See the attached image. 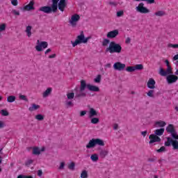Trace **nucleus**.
I'll return each instance as SVG.
<instances>
[{"label":"nucleus","instance_id":"nucleus-26","mask_svg":"<svg viewBox=\"0 0 178 178\" xmlns=\"http://www.w3.org/2000/svg\"><path fill=\"white\" fill-rule=\"evenodd\" d=\"M33 155H40V154H41V150H40V148L38 147H33Z\"/></svg>","mask_w":178,"mask_h":178},{"label":"nucleus","instance_id":"nucleus-3","mask_svg":"<svg viewBox=\"0 0 178 178\" xmlns=\"http://www.w3.org/2000/svg\"><path fill=\"white\" fill-rule=\"evenodd\" d=\"M96 145L104 147L105 145V142H104V140L100 138H92L86 145V148L88 149H91V148H95Z\"/></svg>","mask_w":178,"mask_h":178},{"label":"nucleus","instance_id":"nucleus-23","mask_svg":"<svg viewBox=\"0 0 178 178\" xmlns=\"http://www.w3.org/2000/svg\"><path fill=\"white\" fill-rule=\"evenodd\" d=\"M16 101V96L10 95L7 97V102L12 103Z\"/></svg>","mask_w":178,"mask_h":178},{"label":"nucleus","instance_id":"nucleus-47","mask_svg":"<svg viewBox=\"0 0 178 178\" xmlns=\"http://www.w3.org/2000/svg\"><path fill=\"white\" fill-rule=\"evenodd\" d=\"M11 3L13 6H17L19 2L17 1V0H12Z\"/></svg>","mask_w":178,"mask_h":178},{"label":"nucleus","instance_id":"nucleus-42","mask_svg":"<svg viewBox=\"0 0 178 178\" xmlns=\"http://www.w3.org/2000/svg\"><path fill=\"white\" fill-rule=\"evenodd\" d=\"M124 15V12L123 10H120L117 12V17H122Z\"/></svg>","mask_w":178,"mask_h":178},{"label":"nucleus","instance_id":"nucleus-7","mask_svg":"<svg viewBox=\"0 0 178 178\" xmlns=\"http://www.w3.org/2000/svg\"><path fill=\"white\" fill-rule=\"evenodd\" d=\"M165 130L167 133H170V134H171L174 140H178V134L177 132H176V129H175V126L173 124H169Z\"/></svg>","mask_w":178,"mask_h":178},{"label":"nucleus","instance_id":"nucleus-1","mask_svg":"<svg viewBox=\"0 0 178 178\" xmlns=\"http://www.w3.org/2000/svg\"><path fill=\"white\" fill-rule=\"evenodd\" d=\"M51 6H44L39 8L40 12L44 13H56L58 12V8L60 12H65L66 8V0H51Z\"/></svg>","mask_w":178,"mask_h":178},{"label":"nucleus","instance_id":"nucleus-29","mask_svg":"<svg viewBox=\"0 0 178 178\" xmlns=\"http://www.w3.org/2000/svg\"><path fill=\"white\" fill-rule=\"evenodd\" d=\"M90 122L92 123V124H98V123H99V118L92 117Z\"/></svg>","mask_w":178,"mask_h":178},{"label":"nucleus","instance_id":"nucleus-44","mask_svg":"<svg viewBox=\"0 0 178 178\" xmlns=\"http://www.w3.org/2000/svg\"><path fill=\"white\" fill-rule=\"evenodd\" d=\"M74 166H75L74 163L72 162L70 165H68V168L70 169L71 170H74Z\"/></svg>","mask_w":178,"mask_h":178},{"label":"nucleus","instance_id":"nucleus-40","mask_svg":"<svg viewBox=\"0 0 178 178\" xmlns=\"http://www.w3.org/2000/svg\"><path fill=\"white\" fill-rule=\"evenodd\" d=\"M34 162V160L29 159L25 162V166H30Z\"/></svg>","mask_w":178,"mask_h":178},{"label":"nucleus","instance_id":"nucleus-38","mask_svg":"<svg viewBox=\"0 0 178 178\" xmlns=\"http://www.w3.org/2000/svg\"><path fill=\"white\" fill-rule=\"evenodd\" d=\"M6 30V24H1L0 25V33Z\"/></svg>","mask_w":178,"mask_h":178},{"label":"nucleus","instance_id":"nucleus-18","mask_svg":"<svg viewBox=\"0 0 178 178\" xmlns=\"http://www.w3.org/2000/svg\"><path fill=\"white\" fill-rule=\"evenodd\" d=\"M98 113L97 112V111H95V109H94L93 108H90L89 111V118L90 119H91V118H94V116H97Z\"/></svg>","mask_w":178,"mask_h":178},{"label":"nucleus","instance_id":"nucleus-9","mask_svg":"<svg viewBox=\"0 0 178 178\" xmlns=\"http://www.w3.org/2000/svg\"><path fill=\"white\" fill-rule=\"evenodd\" d=\"M136 12L143 14L149 13V9L144 6V3H140L136 8Z\"/></svg>","mask_w":178,"mask_h":178},{"label":"nucleus","instance_id":"nucleus-25","mask_svg":"<svg viewBox=\"0 0 178 178\" xmlns=\"http://www.w3.org/2000/svg\"><path fill=\"white\" fill-rule=\"evenodd\" d=\"M90 159H91V161H92V162H97V161H98V159H99V158L98 157V154H94L91 155Z\"/></svg>","mask_w":178,"mask_h":178},{"label":"nucleus","instance_id":"nucleus-20","mask_svg":"<svg viewBox=\"0 0 178 178\" xmlns=\"http://www.w3.org/2000/svg\"><path fill=\"white\" fill-rule=\"evenodd\" d=\"M38 109H40V105L35 104H33L29 108L30 112H33V111H37Z\"/></svg>","mask_w":178,"mask_h":178},{"label":"nucleus","instance_id":"nucleus-28","mask_svg":"<svg viewBox=\"0 0 178 178\" xmlns=\"http://www.w3.org/2000/svg\"><path fill=\"white\" fill-rule=\"evenodd\" d=\"M156 124L159 126V127H165L166 126V122H165V121H158L156 122Z\"/></svg>","mask_w":178,"mask_h":178},{"label":"nucleus","instance_id":"nucleus-53","mask_svg":"<svg viewBox=\"0 0 178 178\" xmlns=\"http://www.w3.org/2000/svg\"><path fill=\"white\" fill-rule=\"evenodd\" d=\"M13 13H14V15H15L16 16H19L20 15V12L16 10H13Z\"/></svg>","mask_w":178,"mask_h":178},{"label":"nucleus","instance_id":"nucleus-17","mask_svg":"<svg viewBox=\"0 0 178 178\" xmlns=\"http://www.w3.org/2000/svg\"><path fill=\"white\" fill-rule=\"evenodd\" d=\"M24 10H34V1H31L29 4L24 6Z\"/></svg>","mask_w":178,"mask_h":178},{"label":"nucleus","instance_id":"nucleus-21","mask_svg":"<svg viewBox=\"0 0 178 178\" xmlns=\"http://www.w3.org/2000/svg\"><path fill=\"white\" fill-rule=\"evenodd\" d=\"M163 133H165V129H163V128H161L159 129H156L154 131V134H156L155 136H163Z\"/></svg>","mask_w":178,"mask_h":178},{"label":"nucleus","instance_id":"nucleus-48","mask_svg":"<svg viewBox=\"0 0 178 178\" xmlns=\"http://www.w3.org/2000/svg\"><path fill=\"white\" fill-rule=\"evenodd\" d=\"M108 4L111 6H118V2L116 1H109Z\"/></svg>","mask_w":178,"mask_h":178},{"label":"nucleus","instance_id":"nucleus-10","mask_svg":"<svg viewBox=\"0 0 178 178\" xmlns=\"http://www.w3.org/2000/svg\"><path fill=\"white\" fill-rule=\"evenodd\" d=\"M159 74H161V76H163V77H168V76L173 74L172 67H167L166 70H163V68H161L159 71Z\"/></svg>","mask_w":178,"mask_h":178},{"label":"nucleus","instance_id":"nucleus-32","mask_svg":"<svg viewBox=\"0 0 178 178\" xmlns=\"http://www.w3.org/2000/svg\"><path fill=\"white\" fill-rule=\"evenodd\" d=\"M155 16H165V13L163 10H159L154 13Z\"/></svg>","mask_w":178,"mask_h":178},{"label":"nucleus","instance_id":"nucleus-16","mask_svg":"<svg viewBox=\"0 0 178 178\" xmlns=\"http://www.w3.org/2000/svg\"><path fill=\"white\" fill-rule=\"evenodd\" d=\"M156 84V82L155 81V79L153 78L149 79L147 86V88H149L150 90H154L155 88V85Z\"/></svg>","mask_w":178,"mask_h":178},{"label":"nucleus","instance_id":"nucleus-37","mask_svg":"<svg viewBox=\"0 0 178 178\" xmlns=\"http://www.w3.org/2000/svg\"><path fill=\"white\" fill-rule=\"evenodd\" d=\"M147 97H149L150 98H154V90H149L147 93Z\"/></svg>","mask_w":178,"mask_h":178},{"label":"nucleus","instance_id":"nucleus-52","mask_svg":"<svg viewBox=\"0 0 178 178\" xmlns=\"http://www.w3.org/2000/svg\"><path fill=\"white\" fill-rule=\"evenodd\" d=\"M143 2H147V3H155V0H144Z\"/></svg>","mask_w":178,"mask_h":178},{"label":"nucleus","instance_id":"nucleus-58","mask_svg":"<svg viewBox=\"0 0 178 178\" xmlns=\"http://www.w3.org/2000/svg\"><path fill=\"white\" fill-rule=\"evenodd\" d=\"M54 58H56V54H51V55L49 56V59H52Z\"/></svg>","mask_w":178,"mask_h":178},{"label":"nucleus","instance_id":"nucleus-46","mask_svg":"<svg viewBox=\"0 0 178 178\" xmlns=\"http://www.w3.org/2000/svg\"><path fill=\"white\" fill-rule=\"evenodd\" d=\"M168 48H178V44H168Z\"/></svg>","mask_w":178,"mask_h":178},{"label":"nucleus","instance_id":"nucleus-49","mask_svg":"<svg viewBox=\"0 0 178 178\" xmlns=\"http://www.w3.org/2000/svg\"><path fill=\"white\" fill-rule=\"evenodd\" d=\"M58 169H59L60 170H62V169H65V162H61V163H60Z\"/></svg>","mask_w":178,"mask_h":178},{"label":"nucleus","instance_id":"nucleus-14","mask_svg":"<svg viewBox=\"0 0 178 178\" xmlns=\"http://www.w3.org/2000/svg\"><path fill=\"white\" fill-rule=\"evenodd\" d=\"M150 144H154V143H161V138L155 134H151L149 136Z\"/></svg>","mask_w":178,"mask_h":178},{"label":"nucleus","instance_id":"nucleus-50","mask_svg":"<svg viewBox=\"0 0 178 178\" xmlns=\"http://www.w3.org/2000/svg\"><path fill=\"white\" fill-rule=\"evenodd\" d=\"M85 115H87V111H82L80 112V116L81 117H83Z\"/></svg>","mask_w":178,"mask_h":178},{"label":"nucleus","instance_id":"nucleus-43","mask_svg":"<svg viewBox=\"0 0 178 178\" xmlns=\"http://www.w3.org/2000/svg\"><path fill=\"white\" fill-rule=\"evenodd\" d=\"M75 97L76 98H80V97H86V93H83V92L79 93V92H77V93H76Z\"/></svg>","mask_w":178,"mask_h":178},{"label":"nucleus","instance_id":"nucleus-51","mask_svg":"<svg viewBox=\"0 0 178 178\" xmlns=\"http://www.w3.org/2000/svg\"><path fill=\"white\" fill-rule=\"evenodd\" d=\"M65 105H66L67 106H73V102H70V101L67 102L65 103Z\"/></svg>","mask_w":178,"mask_h":178},{"label":"nucleus","instance_id":"nucleus-62","mask_svg":"<svg viewBox=\"0 0 178 178\" xmlns=\"http://www.w3.org/2000/svg\"><path fill=\"white\" fill-rule=\"evenodd\" d=\"M165 63L167 65V67H171L170 64L169 63V60H165Z\"/></svg>","mask_w":178,"mask_h":178},{"label":"nucleus","instance_id":"nucleus-11","mask_svg":"<svg viewBox=\"0 0 178 178\" xmlns=\"http://www.w3.org/2000/svg\"><path fill=\"white\" fill-rule=\"evenodd\" d=\"M177 80H178L177 75H175L173 74H171L166 76V81L168 84H174V83H176Z\"/></svg>","mask_w":178,"mask_h":178},{"label":"nucleus","instance_id":"nucleus-30","mask_svg":"<svg viewBox=\"0 0 178 178\" xmlns=\"http://www.w3.org/2000/svg\"><path fill=\"white\" fill-rule=\"evenodd\" d=\"M126 70L129 73H132V72H136V68L134 66H129L127 67Z\"/></svg>","mask_w":178,"mask_h":178},{"label":"nucleus","instance_id":"nucleus-36","mask_svg":"<svg viewBox=\"0 0 178 178\" xmlns=\"http://www.w3.org/2000/svg\"><path fill=\"white\" fill-rule=\"evenodd\" d=\"M19 99L29 102V99H27V97H26L24 95H19Z\"/></svg>","mask_w":178,"mask_h":178},{"label":"nucleus","instance_id":"nucleus-54","mask_svg":"<svg viewBox=\"0 0 178 178\" xmlns=\"http://www.w3.org/2000/svg\"><path fill=\"white\" fill-rule=\"evenodd\" d=\"M141 134L143 137H145L147 136V134H148V131H144L141 132Z\"/></svg>","mask_w":178,"mask_h":178},{"label":"nucleus","instance_id":"nucleus-22","mask_svg":"<svg viewBox=\"0 0 178 178\" xmlns=\"http://www.w3.org/2000/svg\"><path fill=\"white\" fill-rule=\"evenodd\" d=\"M31 29H33L31 26H28L25 30V33H26V35L29 37V38L31 37Z\"/></svg>","mask_w":178,"mask_h":178},{"label":"nucleus","instance_id":"nucleus-12","mask_svg":"<svg viewBox=\"0 0 178 178\" xmlns=\"http://www.w3.org/2000/svg\"><path fill=\"white\" fill-rule=\"evenodd\" d=\"M80 20V15L77 14H74L71 17V19H70V23L72 27H76L77 25V22Z\"/></svg>","mask_w":178,"mask_h":178},{"label":"nucleus","instance_id":"nucleus-19","mask_svg":"<svg viewBox=\"0 0 178 178\" xmlns=\"http://www.w3.org/2000/svg\"><path fill=\"white\" fill-rule=\"evenodd\" d=\"M51 92H52V88H48L43 93H42V97L43 98H47Z\"/></svg>","mask_w":178,"mask_h":178},{"label":"nucleus","instance_id":"nucleus-6","mask_svg":"<svg viewBox=\"0 0 178 178\" xmlns=\"http://www.w3.org/2000/svg\"><path fill=\"white\" fill-rule=\"evenodd\" d=\"M178 139L173 140L170 137L167 138V141L165 142V147H170V145L172 146L173 149H178Z\"/></svg>","mask_w":178,"mask_h":178},{"label":"nucleus","instance_id":"nucleus-13","mask_svg":"<svg viewBox=\"0 0 178 178\" xmlns=\"http://www.w3.org/2000/svg\"><path fill=\"white\" fill-rule=\"evenodd\" d=\"M126 68V64L122 63L121 62H116L113 65L114 70H118V72H122Z\"/></svg>","mask_w":178,"mask_h":178},{"label":"nucleus","instance_id":"nucleus-56","mask_svg":"<svg viewBox=\"0 0 178 178\" xmlns=\"http://www.w3.org/2000/svg\"><path fill=\"white\" fill-rule=\"evenodd\" d=\"M131 41V39L130 38H127V39L125 40V43L130 44Z\"/></svg>","mask_w":178,"mask_h":178},{"label":"nucleus","instance_id":"nucleus-5","mask_svg":"<svg viewBox=\"0 0 178 178\" xmlns=\"http://www.w3.org/2000/svg\"><path fill=\"white\" fill-rule=\"evenodd\" d=\"M90 40V38H86L84 36V32L81 31V35H78L76 37V39L75 40L74 42L71 41V44H72L73 48L74 47H76V45H79V44H86V42H88V40Z\"/></svg>","mask_w":178,"mask_h":178},{"label":"nucleus","instance_id":"nucleus-34","mask_svg":"<svg viewBox=\"0 0 178 178\" xmlns=\"http://www.w3.org/2000/svg\"><path fill=\"white\" fill-rule=\"evenodd\" d=\"M67 99H73L74 98V92H69L67 94Z\"/></svg>","mask_w":178,"mask_h":178},{"label":"nucleus","instance_id":"nucleus-60","mask_svg":"<svg viewBox=\"0 0 178 178\" xmlns=\"http://www.w3.org/2000/svg\"><path fill=\"white\" fill-rule=\"evenodd\" d=\"M118 127H119V125L118 124H114L113 125L114 130H118Z\"/></svg>","mask_w":178,"mask_h":178},{"label":"nucleus","instance_id":"nucleus-59","mask_svg":"<svg viewBox=\"0 0 178 178\" xmlns=\"http://www.w3.org/2000/svg\"><path fill=\"white\" fill-rule=\"evenodd\" d=\"M51 51H52V49H47L44 51L45 55L49 54V52H51Z\"/></svg>","mask_w":178,"mask_h":178},{"label":"nucleus","instance_id":"nucleus-39","mask_svg":"<svg viewBox=\"0 0 178 178\" xmlns=\"http://www.w3.org/2000/svg\"><path fill=\"white\" fill-rule=\"evenodd\" d=\"M1 113L2 116H9V112H8L6 110H1Z\"/></svg>","mask_w":178,"mask_h":178},{"label":"nucleus","instance_id":"nucleus-45","mask_svg":"<svg viewBox=\"0 0 178 178\" xmlns=\"http://www.w3.org/2000/svg\"><path fill=\"white\" fill-rule=\"evenodd\" d=\"M165 149L166 148L165 147V146H162L160 149L156 150V152H159V153L165 152Z\"/></svg>","mask_w":178,"mask_h":178},{"label":"nucleus","instance_id":"nucleus-24","mask_svg":"<svg viewBox=\"0 0 178 178\" xmlns=\"http://www.w3.org/2000/svg\"><path fill=\"white\" fill-rule=\"evenodd\" d=\"M108 155V151L105 149H102L99 152V156L101 158H105Z\"/></svg>","mask_w":178,"mask_h":178},{"label":"nucleus","instance_id":"nucleus-61","mask_svg":"<svg viewBox=\"0 0 178 178\" xmlns=\"http://www.w3.org/2000/svg\"><path fill=\"white\" fill-rule=\"evenodd\" d=\"M112 66V65L111 63H107L105 65V67H107L108 69L111 68Z\"/></svg>","mask_w":178,"mask_h":178},{"label":"nucleus","instance_id":"nucleus-57","mask_svg":"<svg viewBox=\"0 0 178 178\" xmlns=\"http://www.w3.org/2000/svg\"><path fill=\"white\" fill-rule=\"evenodd\" d=\"M3 127H5V124L3 122L0 121V129H3Z\"/></svg>","mask_w":178,"mask_h":178},{"label":"nucleus","instance_id":"nucleus-2","mask_svg":"<svg viewBox=\"0 0 178 178\" xmlns=\"http://www.w3.org/2000/svg\"><path fill=\"white\" fill-rule=\"evenodd\" d=\"M106 52L109 54H120L122 52V46L115 42H111L108 47L106 49Z\"/></svg>","mask_w":178,"mask_h":178},{"label":"nucleus","instance_id":"nucleus-33","mask_svg":"<svg viewBox=\"0 0 178 178\" xmlns=\"http://www.w3.org/2000/svg\"><path fill=\"white\" fill-rule=\"evenodd\" d=\"M35 119H36V120H44V115H41V114H38L35 116Z\"/></svg>","mask_w":178,"mask_h":178},{"label":"nucleus","instance_id":"nucleus-35","mask_svg":"<svg viewBox=\"0 0 178 178\" xmlns=\"http://www.w3.org/2000/svg\"><path fill=\"white\" fill-rule=\"evenodd\" d=\"M101 74H98L94 79L95 83H101Z\"/></svg>","mask_w":178,"mask_h":178},{"label":"nucleus","instance_id":"nucleus-64","mask_svg":"<svg viewBox=\"0 0 178 178\" xmlns=\"http://www.w3.org/2000/svg\"><path fill=\"white\" fill-rule=\"evenodd\" d=\"M24 178H34L31 175H24Z\"/></svg>","mask_w":178,"mask_h":178},{"label":"nucleus","instance_id":"nucleus-41","mask_svg":"<svg viewBox=\"0 0 178 178\" xmlns=\"http://www.w3.org/2000/svg\"><path fill=\"white\" fill-rule=\"evenodd\" d=\"M110 41L108 39H104L103 42H102V45L103 47H106L108 45V44H109Z\"/></svg>","mask_w":178,"mask_h":178},{"label":"nucleus","instance_id":"nucleus-63","mask_svg":"<svg viewBox=\"0 0 178 178\" xmlns=\"http://www.w3.org/2000/svg\"><path fill=\"white\" fill-rule=\"evenodd\" d=\"M173 60H178V54H176V55L173 57Z\"/></svg>","mask_w":178,"mask_h":178},{"label":"nucleus","instance_id":"nucleus-4","mask_svg":"<svg viewBox=\"0 0 178 178\" xmlns=\"http://www.w3.org/2000/svg\"><path fill=\"white\" fill-rule=\"evenodd\" d=\"M87 87L88 90L89 91H93L94 92H98L99 91V88L98 86H95L94 85L91 84H87L86 83L85 80H81V86H80V92H83L84 90H86V88Z\"/></svg>","mask_w":178,"mask_h":178},{"label":"nucleus","instance_id":"nucleus-15","mask_svg":"<svg viewBox=\"0 0 178 178\" xmlns=\"http://www.w3.org/2000/svg\"><path fill=\"white\" fill-rule=\"evenodd\" d=\"M119 35V30L115 29L107 33V38H116Z\"/></svg>","mask_w":178,"mask_h":178},{"label":"nucleus","instance_id":"nucleus-8","mask_svg":"<svg viewBox=\"0 0 178 178\" xmlns=\"http://www.w3.org/2000/svg\"><path fill=\"white\" fill-rule=\"evenodd\" d=\"M48 48V42L45 41L40 42V40H37L36 46L35 49L38 51V52H42L43 49H46Z\"/></svg>","mask_w":178,"mask_h":178},{"label":"nucleus","instance_id":"nucleus-55","mask_svg":"<svg viewBox=\"0 0 178 178\" xmlns=\"http://www.w3.org/2000/svg\"><path fill=\"white\" fill-rule=\"evenodd\" d=\"M38 176H39L40 177H41V176H42V170H38Z\"/></svg>","mask_w":178,"mask_h":178},{"label":"nucleus","instance_id":"nucleus-27","mask_svg":"<svg viewBox=\"0 0 178 178\" xmlns=\"http://www.w3.org/2000/svg\"><path fill=\"white\" fill-rule=\"evenodd\" d=\"M81 178H88V171L83 170L81 173Z\"/></svg>","mask_w":178,"mask_h":178},{"label":"nucleus","instance_id":"nucleus-31","mask_svg":"<svg viewBox=\"0 0 178 178\" xmlns=\"http://www.w3.org/2000/svg\"><path fill=\"white\" fill-rule=\"evenodd\" d=\"M135 70H143L144 69V65L142 64H137L134 66Z\"/></svg>","mask_w":178,"mask_h":178}]
</instances>
